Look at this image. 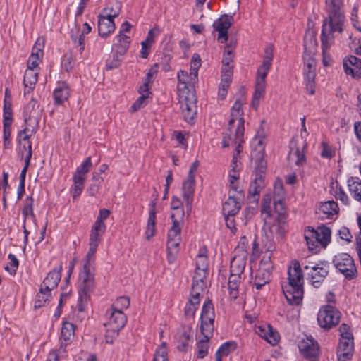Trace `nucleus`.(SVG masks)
<instances>
[{
	"mask_svg": "<svg viewBox=\"0 0 361 361\" xmlns=\"http://www.w3.org/2000/svg\"><path fill=\"white\" fill-rule=\"evenodd\" d=\"M304 275L298 260H293L288 269V283L282 286L284 295L290 305H299L304 294Z\"/></svg>",
	"mask_w": 361,
	"mask_h": 361,
	"instance_id": "obj_1",
	"label": "nucleus"
},
{
	"mask_svg": "<svg viewBox=\"0 0 361 361\" xmlns=\"http://www.w3.org/2000/svg\"><path fill=\"white\" fill-rule=\"evenodd\" d=\"M325 11L327 16L323 20L322 30L342 33L345 27L343 0H326Z\"/></svg>",
	"mask_w": 361,
	"mask_h": 361,
	"instance_id": "obj_2",
	"label": "nucleus"
},
{
	"mask_svg": "<svg viewBox=\"0 0 361 361\" xmlns=\"http://www.w3.org/2000/svg\"><path fill=\"white\" fill-rule=\"evenodd\" d=\"M317 40L313 35H306L304 39L305 55L303 73L306 85L307 92L313 95L315 92L316 61L310 56V54L315 49Z\"/></svg>",
	"mask_w": 361,
	"mask_h": 361,
	"instance_id": "obj_3",
	"label": "nucleus"
},
{
	"mask_svg": "<svg viewBox=\"0 0 361 361\" xmlns=\"http://www.w3.org/2000/svg\"><path fill=\"white\" fill-rule=\"evenodd\" d=\"M79 298L77 307L79 312H83L86 308L90 293L94 286V274L87 265H83L79 274Z\"/></svg>",
	"mask_w": 361,
	"mask_h": 361,
	"instance_id": "obj_4",
	"label": "nucleus"
},
{
	"mask_svg": "<svg viewBox=\"0 0 361 361\" xmlns=\"http://www.w3.org/2000/svg\"><path fill=\"white\" fill-rule=\"evenodd\" d=\"M235 118H231L228 121V126L226 131L224 133L222 139V147H228L230 145H235V147L241 146L244 142V131H245V120L243 118H240L238 121L237 126H235ZM242 148V147H240Z\"/></svg>",
	"mask_w": 361,
	"mask_h": 361,
	"instance_id": "obj_5",
	"label": "nucleus"
},
{
	"mask_svg": "<svg viewBox=\"0 0 361 361\" xmlns=\"http://www.w3.org/2000/svg\"><path fill=\"white\" fill-rule=\"evenodd\" d=\"M341 312L332 305H322L317 314L319 326L325 331L336 326L341 320Z\"/></svg>",
	"mask_w": 361,
	"mask_h": 361,
	"instance_id": "obj_6",
	"label": "nucleus"
},
{
	"mask_svg": "<svg viewBox=\"0 0 361 361\" xmlns=\"http://www.w3.org/2000/svg\"><path fill=\"white\" fill-rule=\"evenodd\" d=\"M179 103L184 120L193 123L197 114V99L194 91L184 90L179 93Z\"/></svg>",
	"mask_w": 361,
	"mask_h": 361,
	"instance_id": "obj_7",
	"label": "nucleus"
},
{
	"mask_svg": "<svg viewBox=\"0 0 361 361\" xmlns=\"http://www.w3.org/2000/svg\"><path fill=\"white\" fill-rule=\"evenodd\" d=\"M333 263L337 270L347 280H353L357 276V270L353 259L348 253H339L333 258Z\"/></svg>",
	"mask_w": 361,
	"mask_h": 361,
	"instance_id": "obj_8",
	"label": "nucleus"
},
{
	"mask_svg": "<svg viewBox=\"0 0 361 361\" xmlns=\"http://www.w3.org/2000/svg\"><path fill=\"white\" fill-rule=\"evenodd\" d=\"M215 313L213 303L210 300L206 301L202 306L200 315V330L202 334H206L207 337L212 336L214 330Z\"/></svg>",
	"mask_w": 361,
	"mask_h": 361,
	"instance_id": "obj_9",
	"label": "nucleus"
},
{
	"mask_svg": "<svg viewBox=\"0 0 361 361\" xmlns=\"http://www.w3.org/2000/svg\"><path fill=\"white\" fill-rule=\"evenodd\" d=\"M309 268H310V271L307 274V279L310 283L314 288H319L329 274V265L326 262H320L312 267L308 265L304 267L305 269Z\"/></svg>",
	"mask_w": 361,
	"mask_h": 361,
	"instance_id": "obj_10",
	"label": "nucleus"
},
{
	"mask_svg": "<svg viewBox=\"0 0 361 361\" xmlns=\"http://www.w3.org/2000/svg\"><path fill=\"white\" fill-rule=\"evenodd\" d=\"M307 142L303 141L299 145L297 137H293L289 144V159H293L297 166H303L306 164L305 149L307 147Z\"/></svg>",
	"mask_w": 361,
	"mask_h": 361,
	"instance_id": "obj_11",
	"label": "nucleus"
},
{
	"mask_svg": "<svg viewBox=\"0 0 361 361\" xmlns=\"http://www.w3.org/2000/svg\"><path fill=\"white\" fill-rule=\"evenodd\" d=\"M305 238L309 245H314V242L312 241V239H314L315 242L325 247L331 240V230L329 228L323 226L319 227L318 230L312 229L307 234L305 233Z\"/></svg>",
	"mask_w": 361,
	"mask_h": 361,
	"instance_id": "obj_12",
	"label": "nucleus"
},
{
	"mask_svg": "<svg viewBox=\"0 0 361 361\" xmlns=\"http://www.w3.org/2000/svg\"><path fill=\"white\" fill-rule=\"evenodd\" d=\"M340 34L341 33L322 30L320 38L322 51V63L324 66H328L331 63V58L329 51L334 44L335 38Z\"/></svg>",
	"mask_w": 361,
	"mask_h": 361,
	"instance_id": "obj_13",
	"label": "nucleus"
},
{
	"mask_svg": "<svg viewBox=\"0 0 361 361\" xmlns=\"http://www.w3.org/2000/svg\"><path fill=\"white\" fill-rule=\"evenodd\" d=\"M233 18L228 15H222L213 23L214 29L219 32L218 41L224 43L228 39V30L233 24Z\"/></svg>",
	"mask_w": 361,
	"mask_h": 361,
	"instance_id": "obj_14",
	"label": "nucleus"
},
{
	"mask_svg": "<svg viewBox=\"0 0 361 361\" xmlns=\"http://www.w3.org/2000/svg\"><path fill=\"white\" fill-rule=\"evenodd\" d=\"M302 354L310 361H317L319 354V345L312 338H307L301 341L298 345Z\"/></svg>",
	"mask_w": 361,
	"mask_h": 361,
	"instance_id": "obj_15",
	"label": "nucleus"
},
{
	"mask_svg": "<svg viewBox=\"0 0 361 361\" xmlns=\"http://www.w3.org/2000/svg\"><path fill=\"white\" fill-rule=\"evenodd\" d=\"M272 59V49L269 47L266 48L262 64L257 70V76L255 83L266 85V78L271 68Z\"/></svg>",
	"mask_w": 361,
	"mask_h": 361,
	"instance_id": "obj_16",
	"label": "nucleus"
},
{
	"mask_svg": "<svg viewBox=\"0 0 361 361\" xmlns=\"http://www.w3.org/2000/svg\"><path fill=\"white\" fill-rule=\"evenodd\" d=\"M26 126L19 131L18 134V142L20 147H22L25 152L29 153V149L32 152V144L30 141V137L34 135L37 130V126L31 124V126L25 125Z\"/></svg>",
	"mask_w": 361,
	"mask_h": 361,
	"instance_id": "obj_17",
	"label": "nucleus"
},
{
	"mask_svg": "<svg viewBox=\"0 0 361 361\" xmlns=\"http://www.w3.org/2000/svg\"><path fill=\"white\" fill-rule=\"evenodd\" d=\"M39 105L38 102L32 99L25 106L23 111L24 122L25 125L31 126L38 124V114Z\"/></svg>",
	"mask_w": 361,
	"mask_h": 361,
	"instance_id": "obj_18",
	"label": "nucleus"
},
{
	"mask_svg": "<svg viewBox=\"0 0 361 361\" xmlns=\"http://www.w3.org/2000/svg\"><path fill=\"white\" fill-rule=\"evenodd\" d=\"M264 186V176L262 174L255 175V179L250 184L247 198L252 202L257 203L259 200L260 192Z\"/></svg>",
	"mask_w": 361,
	"mask_h": 361,
	"instance_id": "obj_19",
	"label": "nucleus"
},
{
	"mask_svg": "<svg viewBox=\"0 0 361 361\" xmlns=\"http://www.w3.org/2000/svg\"><path fill=\"white\" fill-rule=\"evenodd\" d=\"M109 314V321L104 324L106 327H114V329L121 330L127 322V317L123 310H116L111 308L107 311Z\"/></svg>",
	"mask_w": 361,
	"mask_h": 361,
	"instance_id": "obj_20",
	"label": "nucleus"
},
{
	"mask_svg": "<svg viewBox=\"0 0 361 361\" xmlns=\"http://www.w3.org/2000/svg\"><path fill=\"white\" fill-rule=\"evenodd\" d=\"M195 178L191 176L190 178L188 177V179L183 183V198L185 202V207L188 212H190L192 210L195 192Z\"/></svg>",
	"mask_w": 361,
	"mask_h": 361,
	"instance_id": "obj_21",
	"label": "nucleus"
},
{
	"mask_svg": "<svg viewBox=\"0 0 361 361\" xmlns=\"http://www.w3.org/2000/svg\"><path fill=\"white\" fill-rule=\"evenodd\" d=\"M344 341H339L336 355L338 361H350L352 359L354 352L353 340L344 339Z\"/></svg>",
	"mask_w": 361,
	"mask_h": 361,
	"instance_id": "obj_22",
	"label": "nucleus"
},
{
	"mask_svg": "<svg viewBox=\"0 0 361 361\" xmlns=\"http://www.w3.org/2000/svg\"><path fill=\"white\" fill-rule=\"evenodd\" d=\"M178 85V92L184 91H194L193 87L197 82L198 78H193L190 73L188 75V72L183 70H180L177 74Z\"/></svg>",
	"mask_w": 361,
	"mask_h": 361,
	"instance_id": "obj_23",
	"label": "nucleus"
},
{
	"mask_svg": "<svg viewBox=\"0 0 361 361\" xmlns=\"http://www.w3.org/2000/svg\"><path fill=\"white\" fill-rule=\"evenodd\" d=\"M343 68L347 75H350L353 78H361V59L350 56L348 60H344Z\"/></svg>",
	"mask_w": 361,
	"mask_h": 361,
	"instance_id": "obj_24",
	"label": "nucleus"
},
{
	"mask_svg": "<svg viewBox=\"0 0 361 361\" xmlns=\"http://www.w3.org/2000/svg\"><path fill=\"white\" fill-rule=\"evenodd\" d=\"M208 274V270L195 269L193 276L192 283L191 286V292L195 295L201 294L206 287V279Z\"/></svg>",
	"mask_w": 361,
	"mask_h": 361,
	"instance_id": "obj_25",
	"label": "nucleus"
},
{
	"mask_svg": "<svg viewBox=\"0 0 361 361\" xmlns=\"http://www.w3.org/2000/svg\"><path fill=\"white\" fill-rule=\"evenodd\" d=\"M116 26L114 19L104 15L98 16V31L102 37H106L115 30Z\"/></svg>",
	"mask_w": 361,
	"mask_h": 361,
	"instance_id": "obj_26",
	"label": "nucleus"
},
{
	"mask_svg": "<svg viewBox=\"0 0 361 361\" xmlns=\"http://www.w3.org/2000/svg\"><path fill=\"white\" fill-rule=\"evenodd\" d=\"M275 190H278V192H274V212L276 214V219H286V209L284 207L283 196V185L279 184V188L275 187Z\"/></svg>",
	"mask_w": 361,
	"mask_h": 361,
	"instance_id": "obj_27",
	"label": "nucleus"
},
{
	"mask_svg": "<svg viewBox=\"0 0 361 361\" xmlns=\"http://www.w3.org/2000/svg\"><path fill=\"white\" fill-rule=\"evenodd\" d=\"M191 328L186 326H180L176 333V340L178 343L177 348L180 351H185L191 338Z\"/></svg>",
	"mask_w": 361,
	"mask_h": 361,
	"instance_id": "obj_28",
	"label": "nucleus"
},
{
	"mask_svg": "<svg viewBox=\"0 0 361 361\" xmlns=\"http://www.w3.org/2000/svg\"><path fill=\"white\" fill-rule=\"evenodd\" d=\"M271 274V266H264L263 262L262 265L259 267L254 281V284L257 290H260L262 286L270 281Z\"/></svg>",
	"mask_w": 361,
	"mask_h": 361,
	"instance_id": "obj_29",
	"label": "nucleus"
},
{
	"mask_svg": "<svg viewBox=\"0 0 361 361\" xmlns=\"http://www.w3.org/2000/svg\"><path fill=\"white\" fill-rule=\"evenodd\" d=\"M38 73L37 69H26L23 79L25 94L30 93L34 90L37 82Z\"/></svg>",
	"mask_w": 361,
	"mask_h": 361,
	"instance_id": "obj_30",
	"label": "nucleus"
},
{
	"mask_svg": "<svg viewBox=\"0 0 361 361\" xmlns=\"http://www.w3.org/2000/svg\"><path fill=\"white\" fill-rule=\"evenodd\" d=\"M62 270V264H61L58 269H54L48 273L47 277L44 279L43 284L47 290H53L57 286L61 280Z\"/></svg>",
	"mask_w": 361,
	"mask_h": 361,
	"instance_id": "obj_31",
	"label": "nucleus"
},
{
	"mask_svg": "<svg viewBox=\"0 0 361 361\" xmlns=\"http://www.w3.org/2000/svg\"><path fill=\"white\" fill-rule=\"evenodd\" d=\"M70 95V90L68 85L64 82H59L57 87L53 92L54 102L57 105L62 104L68 100Z\"/></svg>",
	"mask_w": 361,
	"mask_h": 361,
	"instance_id": "obj_32",
	"label": "nucleus"
},
{
	"mask_svg": "<svg viewBox=\"0 0 361 361\" xmlns=\"http://www.w3.org/2000/svg\"><path fill=\"white\" fill-rule=\"evenodd\" d=\"M239 197L229 195L228 198L224 203L222 211L224 215L235 216L240 209V203L238 200Z\"/></svg>",
	"mask_w": 361,
	"mask_h": 361,
	"instance_id": "obj_33",
	"label": "nucleus"
},
{
	"mask_svg": "<svg viewBox=\"0 0 361 361\" xmlns=\"http://www.w3.org/2000/svg\"><path fill=\"white\" fill-rule=\"evenodd\" d=\"M115 40L116 42L114 43V48L116 55H124L130 43V37L125 34L118 33L115 37Z\"/></svg>",
	"mask_w": 361,
	"mask_h": 361,
	"instance_id": "obj_34",
	"label": "nucleus"
},
{
	"mask_svg": "<svg viewBox=\"0 0 361 361\" xmlns=\"http://www.w3.org/2000/svg\"><path fill=\"white\" fill-rule=\"evenodd\" d=\"M105 231L106 227L94 224L90 230L89 245L98 247Z\"/></svg>",
	"mask_w": 361,
	"mask_h": 361,
	"instance_id": "obj_35",
	"label": "nucleus"
},
{
	"mask_svg": "<svg viewBox=\"0 0 361 361\" xmlns=\"http://www.w3.org/2000/svg\"><path fill=\"white\" fill-rule=\"evenodd\" d=\"M75 335V326L69 322H64L61 331V339L65 343L61 341V348L66 346L68 343L71 341Z\"/></svg>",
	"mask_w": 361,
	"mask_h": 361,
	"instance_id": "obj_36",
	"label": "nucleus"
},
{
	"mask_svg": "<svg viewBox=\"0 0 361 361\" xmlns=\"http://www.w3.org/2000/svg\"><path fill=\"white\" fill-rule=\"evenodd\" d=\"M242 276L231 275L229 276L228 288L229 290V295L232 300H235L239 295V287L241 283Z\"/></svg>",
	"mask_w": 361,
	"mask_h": 361,
	"instance_id": "obj_37",
	"label": "nucleus"
},
{
	"mask_svg": "<svg viewBox=\"0 0 361 361\" xmlns=\"http://www.w3.org/2000/svg\"><path fill=\"white\" fill-rule=\"evenodd\" d=\"M251 158L255 159V175L262 174L264 176L267 169V161L264 159V153L263 151L254 152L251 154Z\"/></svg>",
	"mask_w": 361,
	"mask_h": 361,
	"instance_id": "obj_38",
	"label": "nucleus"
},
{
	"mask_svg": "<svg viewBox=\"0 0 361 361\" xmlns=\"http://www.w3.org/2000/svg\"><path fill=\"white\" fill-rule=\"evenodd\" d=\"M200 294L195 295V293L190 291V298L188 304L185 307V316L187 317H193L197 310L198 305L200 304Z\"/></svg>",
	"mask_w": 361,
	"mask_h": 361,
	"instance_id": "obj_39",
	"label": "nucleus"
},
{
	"mask_svg": "<svg viewBox=\"0 0 361 361\" xmlns=\"http://www.w3.org/2000/svg\"><path fill=\"white\" fill-rule=\"evenodd\" d=\"M349 191L353 198L361 202V180L357 177H351L348 180Z\"/></svg>",
	"mask_w": 361,
	"mask_h": 361,
	"instance_id": "obj_40",
	"label": "nucleus"
},
{
	"mask_svg": "<svg viewBox=\"0 0 361 361\" xmlns=\"http://www.w3.org/2000/svg\"><path fill=\"white\" fill-rule=\"evenodd\" d=\"M183 220L172 219V226L168 232V240L181 241V228Z\"/></svg>",
	"mask_w": 361,
	"mask_h": 361,
	"instance_id": "obj_41",
	"label": "nucleus"
},
{
	"mask_svg": "<svg viewBox=\"0 0 361 361\" xmlns=\"http://www.w3.org/2000/svg\"><path fill=\"white\" fill-rule=\"evenodd\" d=\"M245 264L246 262L244 258L234 257L231 262L230 274L242 276L244 272Z\"/></svg>",
	"mask_w": 361,
	"mask_h": 361,
	"instance_id": "obj_42",
	"label": "nucleus"
},
{
	"mask_svg": "<svg viewBox=\"0 0 361 361\" xmlns=\"http://www.w3.org/2000/svg\"><path fill=\"white\" fill-rule=\"evenodd\" d=\"M51 290L46 289V287L40 288L35 300L34 307L35 309L44 307L49 302L51 296Z\"/></svg>",
	"mask_w": 361,
	"mask_h": 361,
	"instance_id": "obj_43",
	"label": "nucleus"
},
{
	"mask_svg": "<svg viewBox=\"0 0 361 361\" xmlns=\"http://www.w3.org/2000/svg\"><path fill=\"white\" fill-rule=\"evenodd\" d=\"M181 206L180 200L176 197H173L171 200V209L173 210L171 214V219L183 220L185 212Z\"/></svg>",
	"mask_w": 361,
	"mask_h": 361,
	"instance_id": "obj_44",
	"label": "nucleus"
},
{
	"mask_svg": "<svg viewBox=\"0 0 361 361\" xmlns=\"http://www.w3.org/2000/svg\"><path fill=\"white\" fill-rule=\"evenodd\" d=\"M85 177L73 176V184L71 187V192L73 200L78 198L82 193L85 185Z\"/></svg>",
	"mask_w": 361,
	"mask_h": 361,
	"instance_id": "obj_45",
	"label": "nucleus"
},
{
	"mask_svg": "<svg viewBox=\"0 0 361 361\" xmlns=\"http://www.w3.org/2000/svg\"><path fill=\"white\" fill-rule=\"evenodd\" d=\"M181 241L167 240V261L173 264L179 252V245Z\"/></svg>",
	"mask_w": 361,
	"mask_h": 361,
	"instance_id": "obj_46",
	"label": "nucleus"
},
{
	"mask_svg": "<svg viewBox=\"0 0 361 361\" xmlns=\"http://www.w3.org/2000/svg\"><path fill=\"white\" fill-rule=\"evenodd\" d=\"M235 47V42L233 43L231 42L229 44H227L225 47L224 51V55L222 59V64L228 65L233 64V57L234 53L233 51Z\"/></svg>",
	"mask_w": 361,
	"mask_h": 361,
	"instance_id": "obj_47",
	"label": "nucleus"
},
{
	"mask_svg": "<svg viewBox=\"0 0 361 361\" xmlns=\"http://www.w3.org/2000/svg\"><path fill=\"white\" fill-rule=\"evenodd\" d=\"M121 10V4L118 1H115L114 4H112L111 6H107L105 7L102 12L104 13V16L110 18L111 19H114L116 18Z\"/></svg>",
	"mask_w": 361,
	"mask_h": 361,
	"instance_id": "obj_48",
	"label": "nucleus"
},
{
	"mask_svg": "<svg viewBox=\"0 0 361 361\" xmlns=\"http://www.w3.org/2000/svg\"><path fill=\"white\" fill-rule=\"evenodd\" d=\"M319 210L329 217L338 213V204L333 200L327 201L322 203Z\"/></svg>",
	"mask_w": 361,
	"mask_h": 361,
	"instance_id": "obj_49",
	"label": "nucleus"
},
{
	"mask_svg": "<svg viewBox=\"0 0 361 361\" xmlns=\"http://www.w3.org/2000/svg\"><path fill=\"white\" fill-rule=\"evenodd\" d=\"M204 338L199 341L197 343V357L204 358L208 353V342L212 336L207 337L206 334H202Z\"/></svg>",
	"mask_w": 361,
	"mask_h": 361,
	"instance_id": "obj_50",
	"label": "nucleus"
},
{
	"mask_svg": "<svg viewBox=\"0 0 361 361\" xmlns=\"http://www.w3.org/2000/svg\"><path fill=\"white\" fill-rule=\"evenodd\" d=\"M266 85L255 83V90L253 94L252 106L257 109L259 104V100L264 95Z\"/></svg>",
	"mask_w": 361,
	"mask_h": 361,
	"instance_id": "obj_51",
	"label": "nucleus"
},
{
	"mask_svg": "<svg viewBox=\"0 0 361 361\" xmlns=\"http://www.w3.org/2000/svg\"><path fill=\"white\" fill-rule=\"evenodd\" d=\"M286 219H276L271 227V233H276L280 236H283L287 231V226L286 223Z\"/></svg>",
	"mask_w": 361,
	"mask_h": 361,
	"instance_id": "obj_52",
	"label": "nucleus"
},
{
	"mask_svg": "<svg viewBox=\"0 0 361 361\" xmlns=\"http://www.w3.org/2000/svg\"><path fill=\"white\" fill-rule=\"evenodd\" d=\"M271 195L270 194H267L264 196L262 204H261V213L264 216V219H266L271 216Z\"/></svg>",
	"mask_w": 361,
	"mask_h": 361,
	"instance_id": "obj_53",
	"label": "nucleus"
},
{
	"mask_svg": "<svg viewBox=\"0 0 361 361\" xmlns=\"http://www.w3.org/2000/svg\"><path fill=\"white\" fill-rule=\"evenodd\" d=\"M207 250L202 247L200 250V252L197 256L196 269L208 270V258L207 256Z\"/></svg>",
	"mask_w": 361,
	"mask_h": 361,
	"instance_id": "obj_54",
	"label": "nucleus"
},
{
	"mask_svg": "<svg viewBox=\"0 0 361 361\" xmlns=\"http://www.w3.org/2000/svg\"><path fill=\"white\" fill-rule=\"evenodd\" d=\"M155 224L156 216H154V212H149V217L145 231L147 240H149L155 234Z\"/></svg>",
	"mask_w": 361,
	"mask_h": 361,
	"instance_id": "obj_55",
	"label": "nucleus"
},
{
	"mask_svg": "<svg viewBox=\"0 0 361 361\" xmlns=\"http://www.w3.org/2000/svg\"><path fill=\"white\" fill-rule=\"evenodd\" d=\"M201 66V59L198 54H194L190 60V75L193 78L198 76V70Z\"/></svg>",
	"mask_w": 361,
	"mask_h": 361,
	"instance_id": "obj_56",
	"label": "nucleus"
},
{
	"mask_svg": "<svg viewBox=\"0 0 361 361\" xmlns=\"http://www.w3.org/2000/svg\"><path fill=\"white\" fill-rule=\"evenodd\" d=\"M236 347L237 345L235 342H226L219 347L216 355H221V357H222V355L227 356L231 352L235 350Z\"/></svg>",
	"mask_w": 361,
	"mask_h": 361,
	"instance_id": "obj_57",
	"label": "nucleus"
},
{
	"mask_svg": "<svg viewBox=\"0 0 361 361\" xmlns=\"http://www.w3.org/2000/svg\"><path fill=\"white\" fill-rule=\"evenodd\" d=\"M91 166V157H89L81 164V165L79 167H78L76 171L73 175L86 178L87 173L89 172Z\"/></svg>",
	"mask_w": 361,
	"mask_h": 361,
	"instance_id": "obj_58",
	"label": "nucleus"
},
{
	"mask_svg": "<svg viewBox=\"0 0 361 361\" xmlns=\"http://www.w3.org/2000/svg\"><path fill=\"white\" fill-rule=\"evenodd\" d=\"M45 39L44 37H39L32 48L31 55L34 54V56H39L42 59L43 56V49L44 47Z\"/></svg>",
	"mask_w": 361,
	"mask_h": 361,
	"instance_id": "obj_59",
	"label": "nucleus"
},
{
	"mask_svg": "<svg viewBox=\"0 0 361 361\" xmlns=\"http://www.w3.org/2000/svg\"><path fill=\"white\" fill-rule=\"evenodd\" d=\"M140 96L133 104L131 109L133 111H136L147 104V99H148L151 92H139Z\"/></svg>",
	"mask_w": 361,
	"mask_h": 361,
	"instance_id": "obj_60",
	"label": "nucleus"
},
{
	"mask_svg": "<svg viewBox=\"0 0 361 361\" xmlns=\"http://www.w3.org/2000/svg\"><path fill=\"white\" fill-rule=\"evenodd\" d=\"M166 343H162L157 349L153 361H169Z\"/></svg>",
	"mask_w": 361,
	"mask_h": 361,
	"instance_id": "obj_61",
	"label": "nucleus"
},
{
	"mask_svg": "<svg viewBox=\"0 0 361 361\" xmlns=\"http://www.w3.org/2000/svg\"><path fill=\"white\" fill-rule=\"evenodd\" d=\"M130 305V299L126 296L118 298L116 301L111 305V308L116 310H122L127 309Z\"/></svg>",
	"mask_w": 361,
	"mask_h": 361,
	"instance_id": "obj_62",
	"label": "nucleus"
},
{
	"mask_svg": "<svg viewBox=\"0 0 361 361\" xmlns=\"http://www.w3.org/2000/svg\"><path fill=\"white\" fill-rule=\"evenodd\" d=\"M33 202L34 200L32 197H27L25 200L24 207L22 212L24 216V221H26V218L29 215L34 216Z\"/></svg>",
	"mask_w": 361,
	"mask_h": 361,
	"instance_id": "obj_63",
	"label": "nucleus"
},
{
	"mask_svg": "<svg viewBox=\"0 0 361 361\" xmlns=\"http://www.w3.org/2000/svg\"><path fill=\"white\" fill-rule=\"evenodd\" d=\"M75 63V60L71 53L66 54L63 56L62 59V65L67 72L71 71L74 68Z\"/></svg>",
	"mask_w": 361,
	"mask_h": 361,
	"instance_id": "obj_64",
	"label": "nucleus"
}]
</instances>
